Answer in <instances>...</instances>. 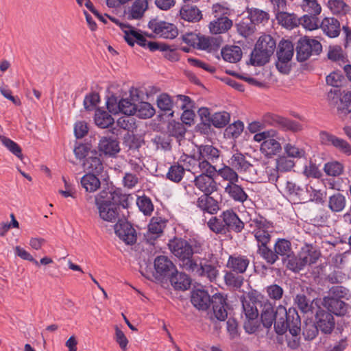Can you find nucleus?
<instances>
[{
	"mask_svg": "<svg viewBox=\"0 0 351 351\" xmlns=\"http://www.w3.org/2000/svg\"><path fill=\"white\" fill-rule=\"evenodd\" d=\"M260 302L261 308V319L264 327L269 328L274 324L275 331L278 335H283L287 330L293 336H297L301 330V319L295 308L286 309L279 305L276 310L271 302L261 297Z\"/></svg>",
	"mask_w": 351,
	"mask_h": 351,
	"instance_id": "nucleus-1",
	"label": "nucleus"
},
{
	"mask_svg": "<svg viewBox=\"0 0 351 351\" xmlns=\"http://www.w3.org/2000/svg\"><path fill=\"white\" fill-rule=\"evenodd\" d=\"M227 298L221 293L210 295L207 291L199 289V311H206L207 318L215 324L218 329L217 322H224L228 318Z\"/></svg>",
	"mask_w": 351,
	"mask_h": 351,
	"instance_id": "nucleus-2",
	"label": "nucleus"
},
{
	"mask_svg": "<svg viewBox=\"0 0 351 351\" xmlns=\"http://www.w3.org/2000/svg\"><path fill=\"white\" fill-rule=\"evenodd\" d=\"M207 226L216 234H223L227 232L239 234L243 230L245 223L232 209H227L220 214L219 218L211 216L207 222Z\"/></svg>",
	"mask_w": 351,
	"mask_h": 351,
	"instance_id": "nucleus-3",
	"label": "nucleus"
},
{
	"mask_svg": "<svg viewBox=\"0 0 351 351\" xmlns=\"http://www.w3.org/2000/svg\"><path fill=\"white\" fill-rule=\"evenodd\" d=\"M171 253L179 259V265L189 272L193 271L197 267L196 261L193 258L192 245L181 238H174L168 244Z\"/></svg>",
	"mask_w": 351,
	"mask_h": 351,
	"instance_id": "nucleus-4",
	"label": "nucleus"
},
{
	"mask_svg": "<svg viewBox=\"0 0 351 351\" xmlns=\"http://www.w3.org/2000/svg\"><path fill=\"white\" fill-rule=\"evenodd\" d=\"M261 295L256 293H249L247 298H241L243 313L245 315L243 327L246 332L253 334L258 330V311L256 304L261 301L259 298Z\"/></svg>",
	"mask_w": 351,
	"mask_h": 351,
	"instance_id": "nucleus-5",
	"label": "nucleus"
},
{
	"mask_svg": "<svg viewBox=\"0 0 351 351\" xmlns=\"http://www.w3.org/2000/svg\"><path fill=\"white\" fill-rule=\"evenodd\" d=\"M328 104L337 108V114L343 119L351 113V90L342 95L339 88L331 89L327 95Z\"/></svg>",
	"mask_w": 351,
	"mask_h": 351,
	"instance_id": "nucleus-6",
	"label": "nucleus"
},
{
	"mask_svg": "<svg viewBox=\"0 0 351 351\" xmlns=\"http://www.w3.org/2000/svg\"><path fill=\"white\" fill-rule=\"evenodd\" d=\"M322 51V44L317 40L307 36L300 38L296 44V59L302 62L312 55H319Z\"/></svg>",
	"mask_w": 351,
	"mask_h": 351,
	"instance_id": "nucleus-7",
	"label": "nucleus"
},
{
	"mask_svg": "<svg viewBox=\"0 0 351 351\" xmlns=\"http://www.w3.org/2000/svg\"><path fill=\"white\" fill-rule=\"evenodd\" d=\"M292 251V245L289 240L278 238L274 244L273 248L269 247L263 259L269 265H274L280 257L282 260Z\"/></svg>",
	"mask_w": 351,
	"mask_h": 351,
	"instance_id": "nucleus-8",
	"label": "nucleus"
},
{
	"mask_svg": "<svg viewBox=\"0 0 351 351\" xmlns=\"http://www.w3.org/2000/svg\"><path fill=\"white\" fill-rule=\"evenodd\" d=\"M156 101L160 110L165 112L171 111L173 106L178 109L191 106V98L183 95H178L171 98L168 94L162 93L158 97Z\"/></svg>",
	"mask_w": 351,
	"mask_h": 351,
	"instance_id": "nucleus-9",
	"label": "nucleus"
},
{
	"mask_svg": "<svg viewBox=\"0 0 351 351\" xmlns=\"http://www.w3.org/2000/svg\"><path fill=\"white\" fill-rule=\"evenodd\" d=\"M262 121L264 127L270 125L293 132L300 131L302 129L300 123L273 113L268 112L264 114Z\"/></svg>",
	"mask_w": 351,
	"mask_h": 351,
	"instance_id": "nucleus-10",
	"label": "nucleus"
},
{
	"mask_svg": "<svg viewBox=\"0 0 351 351\" xmlns=\"http://www.w3.org/2000/svg\"><path fill=\"white\" fill-rule=\"evenodd\" d=\"M294 53V46L289 40H282L278 45L277 51L278 61L276 66L278 70L284 74H288L290 72L289 62L293 58Z\"/></svg>",
	"mask_w": 351,
	"mask_h": 351,
	"instance_id": "nucleus-11",
	"label": "nucleus"
},
{
	"mask_svg": "<svg viewBox=\"0 0 351 351\" xmlns=\"http://www.w3.org/2000/svg\"><path fill=\"white\" fill-rule=\"evenodd\" d=\"M99 215L103 220L114 223L119 219V210L113 204H110L102 195L97 194L95 198Z\"/></svg>",
	"mask_w": 351,
	"mask_h": 351,
	"instance_id": "nucleus-12",
	"label": "nucleus"
},
{
	"mask_svg": "<svg viewBox=\"0 0 351 351\" xmlns=\"http://www.w3.org/2000/svg\"><path fill=\"white\" fill-rule=\"evenodd\" d=\"M335 326L333 315L326 310L319 308L315 315V330L313 331L311 338H315L319 330L324 334H330Z\"/></svg>",
	"mask_w": 351,
	"mask_h": 351,
	"instance_id": "nucleus-13",
	"label": "nucleus"
},
{
	"mask_svg": "<svg viewBox=\"0 0 351 351\" xmlns=\"http://www.w3.org/2000/svg\"><path fill=\"white\" fill-rule=\"evenodd\" d=\"M148 27L161 38L173 39L178 35V29L174 24L156 19H152L149 22Z\"/></svg>",
	"mask_w": 351,
	"mask_h": 351,
	"instance_id": "nucleus-14",
	"label": "nucleus"
},
{
	"mask_svg": "<svg viewBox=\"0 0 351 351\" xmlns=\"http://www.w3.org/2000/svg\"><path fill=\"white\" fill-rule=\"evenodd\" d=\"M99 194L105 196V199L110 204H113L119 210V206H122L123 208H128L130 206V200L133 199L131 195L123 193L121 189H104Z\"/></svg>",
	"mask_w": 351,
	"mask_h": 351,
	"instance_id": "nucleus-15",
	"label": "nucleus"
},
{
	"mask_svg": "<svg viewBox=\"0 0 351 351\" xmlns=\"http://www.w3.org/2000/svg\"><path fill=\"white\" fill-rule=\"evenodd\" d=\"M97 148L99 156L106 158H117L121 151L118 138L112 136H101L99 141Z\"/></svg>",
	"mask_w": 351,
	"mask_h": 351,
	"instance_id": "nucleus-16",
	"label": "nucleus"
},
{
	"mask_svg": "<svg viewBox=\"0 0 351 351\" xmlns=\"http://www.w3.org/2000/svg\"><path fill=\"white\" fill-rule=\"evenodd\" d=\"M114 232L127 245H133L136 242L137 235L135 229L125 219H119L114 225Z\"/></svg>",
	"mask_w": 351,
	"mask_h": 351,
	"instance_id": "nucleus-17",
	"label": "nucleus"
},
{
	"mask_svg": "<svg viewBox=\"0 0 351 351\" xmlns=\"http://www.w3.org/2000/svg\"><path fill=\"white\" fill-rule=\"evenodd\" d=\"M319 138L322 144L332 145L341 153L347 156L351 155V146L344 139L340 138L326 131L319 132Z\"/></svg>",
	"mask_w": 351,
	"mask_h": 351,
	"instance_id": "nucleus-18",
	"label": "nucleus"
},
{
	"mask_svg": "<svg viewBox=\"0 0 351 351\" xmlns=\"http://www.w3.org/2000/svg\"><path fill=\"white\" fill-rule=\"evenodd\" d=\"M211 194L205 193L199 197V209L202 213V221L204 223L208 222L206 214L213 215L219 210L218 201L212 197Z\"/></svg>",
	"mask_w": 351,
	"mask_h": 351,
	"instance_id": "nucleus-19",
	"label": "nucleus"
},
{
	"mask_svg": "<svg viewBox=\"0 0 351 351\" xmlns=\"http://www.w3.org/2000/svg\"><path fill=\"white\" fill-rule=\"evenodd\" d=\"M156 278H168L176 271V267L171 261L165 256H159L154 261Z\"/></svg>",
	"mask_w": 351,
	"mask_h": 351,
	"instance_id": "nucleus-20",
	"label": "nucleus"
},
{
	"mask_svg": "<svg viewBox=\"0 0 351 351\" xmlns=\"http://www.w3.org/2000/svg\"><path fill=\"white\" fill-rule=\"evenodd\" d=\"M167 222V220L160 217L152 218L148 225L147 232L145 234V238L147 243L153 244L154 241L162 233Z\"/></svg>",
	"mask_w": 351,
	"mask_h": 351,
	"instance_id": "nucleus-21",
	"label": "nucleus"
},
{
	"mask_svg": "<svg viewBox=\"0 0 351 351\" xmlns=\"http://www.w3.org/2000/svg\"><path fill=\"white\" fill-rule=\"evenodd\" d=\"M323 306L327 311L332 315L343 316L348 313V304L345 301L333 298L330 296H325L323 299Z\"/></svg>",
	"mask_w": 351,
	"mask_h": 351,
	"instance_id": "nucleus-22",
	"label": "nucleus"
},
{
	"mask_svg": "<svg viewBox=\"0 0 351 351\" xmlns=\"http://www.w3.org/2000/svg\"><path fill=\"white\" fill-rule=\"evenodd\" d=\"M256 241L257 254L263 259L269 249L271 235L269 230H252Z\"/></svg>",
	"mask_w": 351,
	"mask_h": 351,
	"instance_id": "nucleus-23",
	"label": "nucleus"
},
{
	"mask_svg": "<svg viewBox=\"0 0 351 351\" xmlns=\"http://www.w3.org/2000/svg\"><path fill=\"white\" fill-rule=\"evenodd\" d=\"M83 167L87 173L99 175L103 172L104 164L97 152L95 150L90 152V155L86 158L83 163Z\"/></svg>",
	"mask_w": 351,
	"mask_h": 351,
	"instance_id": "nucleus-24",
	"label": "nucleus"
},
{
	"mask_svg": "<svg viewBox=\"0 0 351 351\" xmlns=\"http://www.w3.org/2000/svg\"><path fill=\"white\" fill-rule=\"evenodd\" d=\"M250 265V259L243 255H230L226 263L229 270L243 274Z\"/></svg>",
	"mask_w": 351,
	"mask_h": 351,
	"instance_id": "nucleus-25",
	"label": "nucleus"
},
{
	"mask_svg": "<svg viewBox=\"0 0 351 351\" xmlns=\"http://www.w3.org/2000/svg\"><path fill=\"white\" fill-rule=\"evenodd\" d=\"M304 268L307 265L315 264L320 256V252L314 246L305 244L299 253Z\"/></svg>",
	"mask_w": 351,
	"mask_h": 351,
	"instance_id": "nucleus-26",
	"label": "nucleus"
},
{
	"mask_svg": "<svg viewBox=\"0 0 351 351\" xmlns=\"http://www.w3.org/2000/svg\"><path fill=\"white\" fill-rule=\"evenodd\" d=\"M222 43L221 36L210 37L199 36V50H205L215 53L219 51Z\"/></svg>",
	"mask_w": 351,
	"mask_h": 351,
	"instance_id": "nucleus-27",
	"label": "nucleus"
},
{
	"mask_svg": "<svg viewBox=\"0 0 351 351\" xmlns=\"http://www.w3.org/2000/svg\"><path fill=\"white\" fill-rule=\"evenodd\" d=\"M319 26L323 32L330 38L337 37L341 32L340 23L334 17H325Z\"/></svg>",
	"mask_w": 351,
	"mask_h": 351,
	"instance_id": "nucleus-28",
	"label": "nucleus"
},
{
	"mask_svg": "<svg viewBox=\"0 0 351 351\" xmlns=\"http://www.w3.org/2000/svg\"><path fill=\"white\" fill-rule=\"evenodd\" d=\"M173 287L176 290H186L191 285V279L184 273L174 271L169 278Z\"/></svg>",
	"mask_w": 351,
	"mask_h": 351,
	"instance_id": "nucleus-29",
	"label": "nucleus"
},
{
	"mask_svg": "<svg viewBox=\"0 0 351 351\" xmlns=\"http://www.w3.org/2000/svg\"><path fill=\"white\" fill-rule=\"evenodd\" d=\"M209 23V29L212 34H220L228 32L232 26V21L228 16L215 18Z\"/></svg>",
	"mask_w": 351,
	"mask_h": 351,
	"instance_id": "nucleus-30",
	"label": "nucleus"
},
{
	"mask_svg": "<svg viewBox=\"0 0 351 351\" xmlns=\"http://www.w3.org/2000/svg\"><path fill=\"white\" fill-rule=\"evenodd\" d=\"M229 165L239 173L250 171L253 165L248 162L241 153H236L228 160Z\"/></svg>",
	"mask_w": 351,
	"mask_h": 351,
	"instance_id": "nucleus-31",
	"label": "nucleus"
},
{
	"mask_svg": "<svg viewBox=\"0 0 351 351\" xmlns=\"http://www.w3.org/2000/svg\"><path fill=\"white\" fill-rule=\"evenodd\" d=\"M237 183V182L228 183L225 187V192L228 194L229 197L234 202L243 203L247 199L248 195L243 189Z\"/></svg>",
	"mask_w": 351,
	"mask_h": 351,
	"instance_id": "nucleus-32",
	"label": "nucleus"
},
{
	"mask_svg": "<svg viewBox=\"0 0 351 351\" xmlns=\"http://www.w3.org/2000/svg\"><path fill=\"white\" fill-rule=\"evenodd\" d=\"M286 191L292 196H294L300 202H307V193L309 191L308 186H301L292 181L286 183Z\"/></svg>",
	"mask_w": 351,
	"mask_h": 351,
	"instance_id": "nucleus-33",
	"label": "nucleus"
},
{
	"mask_svg": "<svg viewBox=\"0 0 351 351\" xmlns=\"http://www.w3.org/2000/svg\"><path fill=\"white\" fill-rule=\"evenodd\" d=\"M276 19L278 23L287 29H293L297 27L300 21L295 14H291L282 10L276 13Z\"/></svg>",
	"mask_w": 351,
	"mask_h": 351,
	"instance_id": "nucleus-34",
	"label": "nucleus"
},
{
	"mask_svg": "<svg viewBox=\"0 0 351 351\" xmlns=\"http://www.w3.org/2000/svg\"><path fill=\"white\" fill-rule=\"evenodd\" d=\"M224 272V282L230 289L239 290L243 286L244 282L243 274L230 270Z\"/></svg>",
	"mask_w": 351,
	"mask_h": 351,
	"instance_id": "nucleus-35",
	"label": "nucleus"
},
{
	"mask_svg": "<svg viewBox=\"0 0 351 351\" xmlns=\"http://www.w3.org/2000/svg\"><path fill=\"white\" fill-rule=\"evenodd\" d=\"M219 157V151L212 145H199V162H214Z\"/></svg>",
	"mask_w": 351,
	"mask_h": 351,
	"instance_id": "nucleus-36",
	"label": "nucleus"
},
{
	"mask_svg": "<svg viewBox=\"0 0 351 351\" xmlns=\"http://www.w3.org/2000/svg\"><path fill=\"white\" fill-rule=\"evenodd\" d=\"M107 108L111 112L117 113L119 111L126 115H132L136 111V104L132 103L128 99H122L116 107L117 110L114 108L113 105H111L109 101H107Z\"/></svg>",
	"mask_w": 351,
	"mask_h": 351,
	"instance_id": "nucleus-37",
	"label": "nucleus"
},
{
	"mask_svg": "<svg viewBox=\"0 0 351 351\" xmlns=\"http://www.w3.org/2000/svg\"><path fill=\"white\" fill-rule=\"evenodd\" d=\"M282 149L280 143L274 138H267L261 145V152L265 156L270 158L280 153Z\"/></svg>",
	"mask_w": 351,
	"mask_h": 351,
	"instance_id": "nucleus-38",
	"label": "nucleus"
},
{
	"mask_svg": "<svg viewBox=\"0 0 351 351\" xmlns=\"http://www.w3.org/2000/svg\"><path fill=\"white\" fill-rule=\"evenodd\" d=\"M282 262L288 270L294 273H298L304 269L300 255L298 254L297 256L293 251L288 256H285Z\"/></svg>",
	"mask_w": 351,
	"mask_h": 351,
	"instance_id": "nucleus-39",
	"label": "nucleus"
},
{
	"mask_svg": "<svg viewBox=\"0 0 351 351\" xmlns=\"http://www.w3.org/2000/svg\"><path fill=\"white\" fill-rule=\"evenodd\" d=\"M221 54L225 61L234 63L241 59L242 51L239 46H226L221 49Z\"/></svg>",
	"mask_w": 351,
	"mask_h": 351,
	"instance_id": "nucleus-40",
	"label": "nucleus"
},
{
	"mask_svg": "<svg viewBox=\"0 0 351 351\" xmlns=\"http://www.w3.org/2000/svg\"><path fill=\"white\" fill-rule=\"evenodd\" d=\"M346 205V198L339 192H337L328 197V207L333 213L341 212Z\"/></svg>",
	"mask_w": 351,
	"mask_h": 351,
	"instance_id": "nucleus-41",
	"label": "nucleus"
},
{
	"mask_svg": "<svg viewBox=\"0 0 351 351\" xmlns=\"http://www.w3.org/2000/svg\"><path fill=\"white\" fill-rule=\"evenodd\" d=\"M97 176V174L86 173L81 178V184L86 191L93 193L100 187L101 182Z\"/></svg>",
	"mask_w": 351,
	"mask_h": 351,
	"instance_id": "nucleus-42",
	"label": "nucleus"
},
{
	"mask_svg": "<svg viewBox=\"0 0 351 351\" xmlns=\"http://www.w3.org/2000/svg\"><path fill=\"white\" fill-rule=\"evenodd\" d=\"M258 50L261 49L271 56L274 53L276 43L275 40L270 36L265 34L261 36L256 43Z\"/></svg>",
	"mask_w": 351,
	"mask_h": 351,
	"instance_id": "nucleus-43",
	"label": "nucleus"
},
{
	"mask_svg": "<svg viewBox=\"0 0 351 351\" xmlns=\"http://www.w3.org/2000/svg\"><path fill=\"white\" fill-rule=\"evenodd\" d=\"M179 16L181 19L194 23L197 19V6L192 4H184L180 9Z\"/></svg>",
	"mask_w": 351,
	"mask_h": 351,
	"instance_id": "nucleus-44",
	"label": "nucleus"
},
{
	"mask_svg": "<svg viewBox=\"0 0 351 351\" xmlns=\"http://www.w3.org/2000/svg\"><path fill=\"white\" fill-rule=\"evenodd\" d=\"M236 28L239 34L244 38L250 36L256 30L255 25L249 18L243 19L237 23Z\"/></svg>",
	"mask_w": 351,
	"mask_h": 351,
	"instance_id": "nucleus-45",
	"label": "nucleus"
},
{
	"mask_svg": "<svg viewBox=\"0 0 351 351\" xmlns=\"http://www.w3.org/2000/svg\"><path fill=\"white\" fill-rule=\"evenodd\" d=\"M265 53V51L261 49L258 50V48L255 45V47L250 55V64L253 66H263L267 63L269 61L271 55Z\"/></svg>",
	"mask_w": 351,
	"mask_h": 351,
	"instance_id": "nucleus-46",
	"label": "nucleus"
},
{
	"mask_svg": "<svg viewBox=\"0 0 351 351\" xmlns=\"http://www.w3.org/2000/svg\"><path fill=\"white\" fill-rule=\"evenodd\" d=\"M215 178L208 176H199V190L205 193H213L217 191Z\"/></svg>",
	"mask_w": 351,
	"mask_h": 351,
	"instance_id": "nucleus-47",
	"label": "nucleus"
},
{
	"mask_svg": "<svg viewBox=\"0 0 351 351\" xmlns=\"http://www.w3.org/2000/svg\"><path fill=\"white\" fill-rule=\"evenodd\" d=\"M147 8V0H135L130 9V18L132 19H141Z\"/></svg>",
	"mask_w": 351,
	"mask_h": 351,
	"instance_id": "nucleus-48",
	"label": "nucleus"
},
{
	"mask_svg": "<svg viewBox=\"0 0 351 351\" xmlns=\"http://www.w3.org/2000/svg\"><path fill=\"white\" fill-rule=\"evenodd\" d=\"M248 18L252 20V23H265L269 19L268 12L256 8H247Z\"/></svg>",
	"mask_w": 351,
	"mask_h": 351,
	"instance_id": "nucleus-49",
	"label": "nucleus"
},
{
	"mask_svg": "<svg viewBox=\"0 0 351 351\" xmlns=\"http://www.w3.org/2000/svg\"><path fill=\"white\" fill-rule=\"evenodd\" d=\"M328 296L343 301L349 300L351 298L350 291L341 285L332 286L328 292Z\"/></svg>",
	"mask_w": 351,
	"mask_h": 351,
	"instance_id": "nucleus-50",
	"label": "nucleus"
},
{
	"mask_svg": "<svg viewBox=\"0 0 351 351\" xmlns=\"http://www.w3.org/2000/svg\"><path fill=\"white\" fill-rule=\"evenodd\" d=\"M95 124L101 128H107L114 123L112 116L104 110H97L95 114Z\"/></svg>",
	"mask_w": 351,
	"mask_h": 351,
	"instance_id": "nucleus-51",
	"label": "nucleus"
},
{
	"mask_svg": "<svg viewBox=\"0 0 351 351\" xmlns=\"http://www.w3.org/2000/svg\"><path fill=\"white\" fill-rule=\"evenodd\" d=\"M155 114V109L148 102H138L136 104L134 114L142 119L151 118Z\"/></svg>",
	"mask_w": 351,
	"mask_h": 351,
	"instance_id": "nucleus-52",
	"label": "nucleus"
},
{
	"mask_svg": "<svg viewBox=\"0 0 351 351\" xmlns=\"http://www.w3.org/2000/svg\"><path fill=\"white\" fill-rule=\"evenodd\" d=\"M328 6L334 14L346 15L350 11L349 5L343 0H328Z\"/></svg>",
	"mask_w": 351,
	"mask_h": 351,
	"instance_id": "nucleus-53",
	"label": "nucleus"
},
{
	"mask_svg": "<svg viewBox=\"0 0 351 351\" xmlns=\"http://www.w3.org/2000/svg\"><path fill=\"white\" fill-rule=\"evenodd\" d=\"M230 121V114L226 112H215L212 115L211 122L216 128H223L226 126Z\"/></svg>",
	"mask_w": 351,
	"mask_h": 351,
	"instance_id": "nucleus-54",
	"label": "nucleus"
},
{
	"mask_svg": "<svg viewBox=\"0 0 351 351\" xmlns=\"http://www.w3.org/2000/svg\"><path fill=\"white\" fill-rule=\"evenodd\" d=\"M184 168L178 164H174L169 168V171L167 173V178L172 182L178 183L180 182L184 173Z\"/></svg>",
	"mask_w": 351,
	"mask_h": 351,
	"instance_id": "nucleus-55",
	"label": "nucleus"
},
{
	"mask_svg": "<svg viewBox=\"0 0 351 351\" xmlns=\"http://www.w3.org/2000/svg\"><path fill=\"white\" fill-rule=\"evenodd\" d=\"M217 175L221 176L223 180L228 181V183L238 182L239 176L230 166L224 165L217 171Z\"/></svg>",
	"mask_w": 351,
	"mask_h": 351,
	"instance_id": "nucleus-56",
	"label": "nucleus"
},
{
	"mask_svg": "<svg viewBox=\"0 0 351 351\" xmlns=\"http://www.w3.org/2000/svg\"><path fill=\"white\" fill-rule=\"evenodd\" d=\"M248 223L249 226L252 228L253 230H267L272 228V223L262 216L250 219Z\"/></svg>",
	"mask_w": 351,
	"mask_h": 351,
	"instance_id": "nucleus-57",
	"label": "nucleus"
},
{
	"mask_svg": "<svg viewBox=\"0 0 351 351\" xmlns=\"http://www.w3.org/2000/svg\"><path fill=\"white\" fill-rule=\"evenodd\" d=\"M300 23L305 29L308 30H313L318 28L319 25V20L317 18V15L304 14L300 19H299Z\"/></svg>",
	"mask_w": 351,
	"mask_h": 351,
	"instance_id": "nucleus-58",
	"label": "nucleus"
},
{
	"mask_svg": "<svg viewBox=\"0 0 351 351\" xmlns=\"http://www.w3.org/2000/svg\"><path fill=\"white\" fill-rule=\"evenodd\" d=\"M218 275V270L216 267L210 265L205 264L202 265V263L199 267V276L201 277L207 278L210 282H213L215 280L217 276Z\"/></svg>",
	"mask_w": 351,
	"mask_h": 351,
	"instance_id": "nucleus-59",
	"label": "nucleus"
},
{
	"mask_svg": "<svg viewBox=\"0 0 351 351\" xmlns=\"http://www.w3.org/2000/svg\"><path fill=\"white\" fill-rule=\"evenodd\" d=\"M284 149L289 157L302 158L305 156V150L293 143H288L285 145Z\"/></svg>",
	"mask_w": 351,
	"mask_h": 351,
	"instance_id": "nucleus-60",
	"label": "nucleus"
},
{
	"mask_svg": "<svg viewBox=\"0 0 351 351\" xmlns=\"http://www.w3.org/2000/svg\"><path fill=\"white\" fill-rule=\"evenodd\" d=\"M244 129V124L238 120L229 125L225 130V136L228 138H237L242 133Z\"/></svg>",
	"mask_w": 351,
	"mask_h": 351,
	"instance_id": "nucleus-61",
	"label": "nucleus"
},
{
	"mask_svg": "<svg viewBox=\"0 0 351 351\" xmlns=\"http://www.w3.org/2000/svg\"><path fill=\"white\" fill-rule=\"evenodd\" d=\"M265 292L268 298L274 301H279L284 295L283 288L277 284H272L266 287Z\"/></svg>",
	"mask_w": 351,
	"mask_h": 351,
	"instance_id": "nucleus-62",
	"label": "nucleus"
},
{
	"mask_svg": "<svg viewBox=\"0 0 351 351\" xmlns=\"http://www.w3.org/2000/svg\"><path fill=\"white\" fill-rule=\"evenodd\" d=\"M186 129L184 124L175 121H171L168 125L169 135L177 138H182L186 133Z\"/></svg>",
	"mask_w": 351,
	"mask_h": 351,
	"instance_id": "nucleus-63",
	"label": "nucleus"
},
{
	"mask_svg": "<svg viewBox=\"0 0 351 351\" xmlns=\"http://www.w3.org/2000/svg\"><path fill=\"white\" fill-rule=\"evenodd\" d=\"M136 204L139 210L145 215H150L154 210L152 200L145 195L138 197L136 199Z\"/></svg>",
	"mask_w": 351,
	"mask_h": 351,
	"instance_id": "nucleus-64",
	"label": "nucleus"
}]
</instances>
